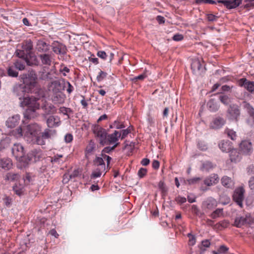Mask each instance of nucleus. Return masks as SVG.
<instances>
[{"instance_id":"nucleus-1","label":"nucleus","mask_w":254,"mask_h":254,"mask_svg":"<svg viewBox=\"0 0 254 254\" xmlns=\"http://www.w3.org/2000/svg\"><path fill=\"white\" fill-rule=\"evenodd\" d=\"M44 99H40L35 97H24L20 104L22 107H27L24 113V118L27 119H35L39 116L37 110L40 108L41 102H42Z\"/></svg>"},{"instance_id":"nucleus-2","label":"nucleus","mask_w":254,"mask_h":254,"mask_svg":"<svg viewBox=\"0 0 254 254\" xmlns=\"http://www.w3.org/2000/svg\"><path fill=\"white\" fill-rule=\"evenodd\" d=\"M41 127L36 123L31 124L23 127L24 137L28 141L32 143L42 145L45 142L41 138Z\"/></svg>"},{"instance_id":"nucleus-3","label":"nucleus","mask_w":254,"mask_h":254,"mask_svg":"<svg viewBox=\"0 0 254 254\" xmlns=\"http://www.w3.org/2000/svg\"><path fill=\"white\" fill-rule=\"evenodd\" d=\"M20 78L25 86L30 91L35 88L37 84L38 77L35 70L31 69L27 73H23L20 76Z\"/></svg>"},{"instance_id":"nucleus-4","label":"nucleus","mask_w":254,"mask_h":254,"mask_svg":"<svg viewBox=\"0 0 254 254\" xmlns=\"http://www.w3.org/2000/svg\"><path fill=\"white\" fill-rule=\"evenodd\" d=\"M64 88V86L60 80H54L49 83L48 90L52 94L55 101H59L62 98V91Z\"/></svg>"},{"instance_id":"nucleus-5","label":"nucleus","mask_w":254,"mask_h":254,"mask_svg":"<svg viewBox=\"0 0 254 254\" xmlns=\"http://www.w3.org/2000/svg\"><path fill=\"white\" fill-rule=\"evenodd\" d=\"M33 48V43L31 40L24 41L21 45L20 48L16 50L15 55L19 58L23 59L32 54Z\"/></svg>"},{"instance_id":"nucleus-6","label":"nucleus","mask_w":254,"mask_h":254,"mask_svg":"<svg viewBox=\"0 0 254 254\" xmlns=\"http://www.w3.org/2000/svg\"><path fill=\"white\" fill-rule=\"evenodd\" d=\"M93 132L101 145L104 146L107 144V133L105 129L97 126L94 127Z\"/></svg>"},{"instance_id":"nucleus-7","label":"nucleus","mask_w":254,"mask_h":254,"mask_svg":"<svg viewBox=\"0 0 254 254\" xmlns=\"http://www.w3.org/2000/svg\"><path fill=\"white\" fill-rule=\"evenodd\" d=\"M12 153L17 161L23 163L26 161L24 148L21 144L15 143L12 148Z\"/></svg>"},{"instance_id":"nucleus-8","label":"nucleus","mask_w":254,"mask_h":254,"mask_svg":"<svg viewBox=\"0 0 254 254\" xmlns=\"http://www.w3.org/2000/svg\"><path fill=\"white\" fill-rule=\"evenodd\" d=\"M42 157V152L40 149H34L30 151L26 156V161L24 163L28 164L30 162H35L39 161Z\"/></svg>"},{"instance_id":"nucleus-9","label":"nucleus","mask_w":254,"mask_h":254,"mask_svg":"<svg viewBox=\"0 0 254 254\" xmlns=\"http://www.w3.org/2000/svg\"><path fill=\"white\" fill-rule=\"evenodd\" d=\"M253 150L252 144L249 140H243L239 144V154L250 155Z\"/></svg>"},{"instance_id":"nucleus-10","label":"nucleus","mask_w":254,"mask_h":254,"mask_svg":"<svg viewBox=\"0 0 254 254\" xmlns=\"http://www.w3.org/2000/svg\"><path fill=\"white\" fill-rule=\"evenodd\" d=\"M41 107L44 111L42 116L44 119H46L48 115L56 113L55 107L52 104L47 103L45 100L42 102Z\"/></svg>"},{"instance_id":"nucleus-11","label":"nucleus","mask_w":254,"mask_h":254,"mask_svg":"<svg viewBox=\"0 0 254 254\" xmlns=\"http://www.w3.org/2000/svg\"><path fill=\"white\" fill-rule=\"evenodd\" d=\"M53 51L56 54L65 55L66 53V46L58 41H54L51 45Z\"/></svg>"},{"instance_id":"nucleus-12","label":"nucleus","mask_w":254,"mask_h":254,"mask_svg":"<svg viewBox=\"0 0 254 254\" xmlns=\"http://www.w3.org/2000/svg\"><path fill=\"white\" fill-rule=\"evenodd\" d=\"M249 186L251 190L254 193V177H252L249 181ZM254 204V194H249L246 199V204L248 206H252Z\"/></svg>"},{"instance_id":"nucleus-13","label":"nucleus","mask_w":254,"mask_h":254,"mask_svg":"<svg viewBox=\"0 0 254 254\" xmlns=\"http://www.w3.org/2000/svg\"><path fill=\"white\" fill-rule=\"evenodd\" d=\"M227 117L232 121H237L238 117V107L237 105H230L227 111Z\"/></svg>"},{"instance_id":"nucleus-14","label":"nucleus","mask_w":254,"mask_h":254,"mask_svg":"<svg viewBox=\"0 0 254 254\" xmlns=\"http://www.w3.org/2000/svg\"><path fill=\"white\" fill-rule=\"evenodd\" d=\"M46 119V123L49 128L58 127L61 124L60 118L58 116H50Z\"/></svg>"},{"instance_id":"nucleus-15","label":"nucleus","mask_w":254,"mask_h":254,"mask_svg":"<svg viewBox=\"0 0 254 254\" xmlns=\"http://www.w3.org/2000/svg\"><path fill=\"white\" fill-rule=\"evenodd\" d=\"M31 92L23 84L16 85L13 87V92L21 100L24 93Z\"/></svg>"},{"instance_id":"nucleus-16","label":"nucleus","mask_w":254,"mask_h":254,"mask_svg":"<svg viewBox=\"0 0 254 254\" xmlns=\"http://www.w3.org/2000/svg\"><path fill=\"white\" fill-rule=\"evenodd\" d=\"M36 49L38 52L46 53L50 50V45L42 40L37 41Z\"/></svg>"},{"instance_id":"nucleus-17","label":"nucleus","mask_w":254,"mask_h":254,"mask_svg":"<svg viewBox=\"0 0 254 254\" xmlns=\"http://www.w3.org/2000/svg\"><path fill=\"white\" fill-rule=\"evenodd\" d=\"M239 86H244L249 92L254 93V81H250L243 78L239 79Z\"/></svg>"},{"instance_id":"nucleus-18","label":"nucleus","mask_w":254,"mask_h":254,"mask_svg":"<svg viewBox=\"0 0 254 254\" xmlns=\"http://www.w3.org/2000/svg\"><path fill=\"white\" fill-rule=\"evenodd\" d=\"M121 136V133L118 131L115 130L114 133L107 135V143L106 144H115L116 143H118L117 141H118L119 138H120Z\"/></svg>"},{"instance_id":"nucleus-19","label":"nucleus","mask_w":254,"mask_h":254,"mask_svg":"<svg viewBox=\"0 0 254 254\" xmlns=\"http://www.w3.org/2000/svg\"><path fill=\"white\" fill-rule=\"evenodd\" d=\"M22 59L25 61L26 64L29 66L38 65L39 64L37 57L33 53Z\"/></svg>"},{"instance_id":"nucleus-20","label":"nucleus","mask_w":254,"mask_h":254,"mask_svg":"<svg viewBox=\"0 0 254 254\" xmlns=\"http://www.w3.org/2000/svg\"><path fill=\"white\" fill-rule=\"evenodd\" d=\"M225 124V120L220 117L214 119L210 123V127L213 129H218Z\"/></svg>"},{"instance_id":"nucleus-21","label":"nucleus","mask_w":254,"mask_h":254,"mask_svg":"<svg viewBox=\"0 0 254 254\" xmlns=\"http://www.w3.org/2000/svg\"><path fill=\"white\" fill-rule=\"evenodd\" d=\"M219 180L218 175L213 174L204 180V183L207 186H211L217 184L219 182Z\"/></svg>"},{"instance_id":"nucleus-22","label":"nucleus","mask_w":254,"mask_h":254,"mask_svg":"<svg viewBox=\"0 0 254 254\" xmlns=\"http://www.w3.org/2000/svg\"><path fill=\"white\" fill-rule=\"evenodd\" d=\"M19 120L20 117L19 115L13 116L7 119L6 122V125L9 128L14 127L18 124Z\"/></svg>"},{"instance_id":"nucleus-23","label":"nucleus","mask_w":254,"mask_h":254,"mask_svg":"<svg viewBox=\"0 0 254 254\" xmlns=\"http://www.w3.org/2000/svg\"><path fill=\"white\" fill-rule=\"evenodd\" d=\"M217 202L215 199L212 198H209L202 203V207L204 209H212L216 206Z\"/></svg>"},{"instance_id":"nucleus-24","label":"nucleus","mask_w":254,"mask_h":254,"mask_svg":"<svg viewBox=\"0 0 254 254\" xmlns=\"http://www.w3.org/2000/svg\"><path fill=\"white\" fill-rule=\"evenodd\" d=\"M56 133L57 131L55 129L46 128L41 133L40 136L42 140H44V139H48L54 136Z\"/></svg>"},{"instance_id":"nucleus-25","label":"nucleus","mask_w":254,"mask_h":254,"mask_svg":"<svg viewBox=\"0 0 254 254\" xmlns=\"http://www.w3.org/2000/svg\"><path fill=\"white\" fill-rule=\"evenodd\" d=\"M238 0H218L217 2L223 3L227 8H234L238 6Z\"/></svg>"},{"instance_id":"nucleus-26","label":"nucleus","mask_w":254,"mask_h":254,"mask_svg":"<svg viewBox=\"0 0 254 254\" xmlns=\"http://www.w3.org/2000/svg\"><path fill=\"white\" fill-rule=\"evenodd\" d=\"M191 69L194 73L198 71H203V68L200 63V61L198 59L193 60L191 64Z\"/></svg>"},{"instance_id":"nucleus-27","label":"nucleus","mask_w":254,"mask_h":254,"mask_svg":"<svg viewBox=\"0 0 254 254\" xmlns=\"http://www.w3.org/2000/svg\"><path fill=\"white\" fill-rule=\"evenodd\" d=\"M12 166L11 160L9 158H2L0 160V167L5 170H9Z\"/></svg>"},{"instance_id":"nucleus-28","label":"nucleus","mask_w":254,"mask_h":254,"mask_svg":"<svg viewBox=\"0 0 254 254\" xmlns=\"http://www.w3.org/2000/svg\"><path fill=\"white\" fill-rule=\"evenodd\" d=\"M43 64L50 65L52 62V57L48 54H41L39 56Z\"/></svg>"},{"instance_id":"nucleus-29","label":"nucleus","mask_w":254,"mask_h":254,"mask_svg":"<svg viewBox=\"0 0 254 254\" xmlns=\"http://www.w3.org/2000/svg\"><path fill=\"white\" fill-rule=\"evenodd\" d=\"M20 178V175L18 173H16L13 172H10L7 173L4 179L6 181L13 182L17 181Z\"/></svg>"},{"instance_id":"nucleus-30","label":"nucleus","mask_w":254,"mask_h":254,"mask_svg":"<svg viewBox=\"0 0 254 254\" xmlns=\"http://www.w3.org/2000/svg\"><path fill=\"white\" fill-rule=\"evenodd\" d=\"M254 222V218L251 216L250 214L246 215L245 217H241L239 218V225L242 224H251Z\"/></svg>"},{"instance_id":"nucleus-31","label":"nucleus","mask_w":254,"mask_h":254,"mask_svg":"<svg viewBox=\"0 0 254 254\" xmlns=\"http://www.w3.org/2000/svg\"><path fill=\"white\" fill-rule=\"evenodd\" d=\"M229 141L222 140L219 143V147L223 152H228L232 148Z\"/></svg>"},{"instance_id":"nucleus-32","label":"nucleus","mask_w":254,"mask_h":254,"mask_svg":"<svg viewBox=\"0 0 254 254\" xmlns=\"http://www.w3.org/2000/svg\"><path fill=\"white\" fill-rule=\"evenodd\" d=\"M216 165L209 161H206L202 163L200 168L201 170L209 171V170L214 168Z\"/></svg>"},{"instance_id":"nucleus-33","label":"nucleus","mask_w":254,"mask_h":254,"mask_svg":"<svg viewBox=\"0 0 254 254\" xmlns=\"http://www.w3.org/2000/svg\"><path fill=\"white\" fill-rule=\"evenodd\" d=\"M207 106L211 112H216L219 108V105L215 102L214 99H210L207 104Z\"/></svg>"},{"instance_id":"nucleus-34","label":"nucleus","mask_w":254,"mask_h":254,"mask_svg":"<svg viewBox=\"0 0 254 254\" xmlns=\"http://www.w3.org/2000/svg\"><path fill=\"white\" fill-rule=\"evenodd\" d=\"M221 183L223 186L228 188H232L234 185L231 178L227 176H224L221 179Z\"/></svg>"},{"instance_id":"nucleus-35","label":"nucleus","mask_w":254,"mask_h":254,"mask_svg":"<svg viewBox=\"0 0 254 254\" xmlns=\"http://www.w3.org/2000/svg\"><path fill=\"white\" fill-rule=\"evenodd\" d=\"M39 76L40 79L44 80H49L53 78L51 72H46L44 69L39 72Z\"/></svg>"},{"instance_id":"nucleus-36","label":"nucleus","mask_w":254,"mask_h":254,"mask_svg":"<svg viewBox=\"0 0 254 254\" xmlns=\"http://www.w3.org/2000/svg\"><path fill=\"white\" fill-rule=\"evenodd\" d=\"M228 152H229L230 159L231 162H236L238 157V152L237 149L231 148Z\"/></svg>"},{"instance_id":"nucleus-37","label":"nucleus","mask_w":254,"mask_h":254,"mask_svg":"<svg viewBox=\"0 0 254 254\" xmlns=\"http://www.w3.org/2000/svg\"><path fill=\"white\" fill-rule=\"evenodd\" d=\"M13 190L17 195L20 196L23 194L24 186L20 184H16L13 187Z\"/></svg>"},{"instance_id":"nucleus-38","label":"nucleus","mask_w":254,"mask_h":254,"mask_svg":"<svg viewBox=\"0 0 254 254\" xmlns=\"http://www.w3.org/2000/svg\"><path fill=\"white\" fill-rule=\"evenodd\" d=\"M25 61H22L21 60H17L14 63V66L17 69L23 70L25 68Z\"/></svg>"},{"instance_id":"nucleus-39","label":"nucleus","mask_w":254,"mask_h":254,"mask_svg":"<svg viewBox=\"0 0 254 254\" xmlns=\"http://www.w3.org/2000/svg\"><path fill=\"white\" fill-rule=\"evenodd\" d=\"M229 250V248L225 245H221L217 251H213V254H225Z\"/></svg>"},{"instance_id":"nucleus-40","label":"nucleus","mask_w":254,"mask_h":254,"mask_svg":"<svg viewBox=\"0 0 254 254\" xmlns=\"http://www.w3.org/2000/svg\"><path fill=\"white\" fill-rule=\"evenodd\" d=\"M7 74L8 76L11 77H17L18 72L15 69V67L14 66H9L7 68Z\"/></svg>"},{"instance_id":"nucleus-41","label":"nucleus","mask_w":254,"mask_h":254,"mask_svg":"<svg viewBox=\"0 0 254 254\" xmlns=\"http://www.w3.org/2000/svg\"><path fill=\"white\" fill-rule=\"evenodd\" d=\"M12 134L16 137L18 138L24 136L23 127H19L12 131Z\"/></svg>"},{"instance_id":"nucleus-42","label":"nucleus","mask_w":254,"mask_h":254,"mask_svg":"<svg viewBox=\"0 0 254 254\" xmlns=\"http://www.w3.org/2000/svg\"><path fill=\"white\" fill-rule=\"evenodd\" d=\"M202 180V178L200 177H194L190 179H188L186 181V183L189 185H195L199 183Z\"/></svg>"},{"instance_id":"nucleus-43","label":"nucleus","mask_w":254,"mask_h":254,"mask_svg":"<svg viewBox=\"0 0 254 254\" xmlns=\"http://www.w3.org/2000/svg\"><path fill=\"white\" fill-rule=\"evenodd\" d=\"M223 215V209L218 208L211 214V217L216 219Z\"/></svg>"},{"instance_id":"nucleus-44","label":"nucleus","mask_w":254,"mask_h":254,"mask_svg":"<svg viewBox=\"0 0 254 254\" xmlns=\"http://www.w3.org/2000/svg\"><path fill=\"white\" fill-rule=\"evenodd\" d=\"M245 192V190L244 189L243 187H239V207H242Z\"/></svg>"},{"instance_id":"nucleus-45","label":"nucleus","mask_w":254,"mask_h":254,"mask_svg":"<svg viewBox=\"0 0 254 254\" xmlns=\"http://www.w3.org/2000/svg\"><path fill=\"white\" fill-rule=\"evenodd\" d=\"M226 132L228 135V136L232 139V140H236L237 137V133L236 131H234L232 129H227L226 130Z\"/></svg>"},{"instance_id":"nucleus-46","label":"nucleus","mask_w":254,"mask_h":254,"mask_svg":"<svg viewBox=\"0 0 254 254\" xmlns=\"http://www.w3.org/2000/svg\"><path fill=\"white\" fill-rule=\"evenodd\" d=\"M245 107L250 115L254 119V108L248 103H245Z\"/></svg>"},{"instance_id":"nucleus-47","label":"nucleus","mask_w":254,"mask_h":254,"mask_svg":"<svg viewBox=\"0 0 254 254\" xmlns=\"http://www.w3.org/2000/svg\"><path fill=\"white\" fill-rule=\"evenodd\" d=\"M219 98L220 101L225 105H227L231 102L230 99L226 95H220Z\"/></svg>"},{"instance_id":"nucleus-48","label":"nucleus","mask_w":254,"mask_h":254,"mask_svg":"<svg viewBox=\"0 0 254 254\" xmlns=\"http://www.w3.org/2000/svg\"><path fill=\"white\" fill-rule=\"evenodd\" d=\"M119 144V143H116L112 147H105L102 150V153H109L111 151L115 149V148Z\"/></svg>"},{"instance_id":"nucleus-49","label":"nucleus","mask_w":254,"mask_h":254,"mask_svg":"<svg viewBox=\"0 0 254 254\" xmlns=\"http://www.w3.org/2000/svg\"><path fill=\"white\" fill-rule=\"evenodd\" d=\"M158 187L163 194L166 193L167 192V189L164 182L160 181L158 184Z\"/></svg>"},{"instance_id":"nucleus-50","label":"nucleus","mask_w":254,"mask_h":254,"mask_svg":"<svg viewBox=\"0 0 254 254\" xmlns=\"http://www.w3.org/2000/svg\"><path fill=\"white\" fill-rule=\"evenodd\" d=\"M114 127L117 129H121L125 128L126 127L123 123L118 120H116L114 122Z\"/></svg>"},{"instance_id":"nucleus-51","label":"nucleus","mask_w":254,"mask_h":254,"mask_svg":"<svg viewBox=\"0 0 254 254\" xmlns=\"http://www.w3.org/2000/svg\"><path fill=\"white\" fill-rule=\"evenodd\" d=\"M94 163L97 166L105 165L103 159L101 157H97L94 161Z\"/></svg>"},{"instance_id":"nucleus-52","label":"nucleus","mask_w":254,"mask_h":254,"mask_svg":"<svg viewBox=\"0 0 254 254\" xmlns=\"http://www.w3.org/2000/svg\"><path fill=\"white\" fill-rule=\"evenodd\" d=\"M59 110L60 113L66 115H67L68 113L72 112V110L70 108L64 107H61Z\"/></svg>"},{"instance_id":"nucleus-53","label":"nucleus","mask_w":254,"mask_h":254,"mask_svg":"<svg viewBox=\"0 0 254 254\" xmlns=\"http://www.w3.org/2000/svg\"><path fill=\"white\" fill-rule=\"evenodd\" d=\"M107 75V73L106 72H105L101 70L99 72V74L97 76V81H102V80H103V79H104L106 77Z\"/></svg>"},{"instance_id":"nucleus-54","label":"nucleus","mask_w":254,"mask_h":254,"mask_svg":"<svg viewBox=\"0 0 254 254\" xmlns=\"http://www.w3.org/2000/svg\"><path fill=\"white\" fill-rule=\"evenodd\" d=\"M9 139L8 138H6L3 140H2L0 142V147L3 148H7L9 146Z\"/></svg>"},{"instance_id":"nucleus-55","label":"nucleus","mask_w":254,"mask_h":254,"mask_svg":"<svg viewBox=\"0 0 254 254\" xmlns=\"http://www.w3.org/2000/svg\"><path fill=\"white\" fill-rule=\"evenodd\" d=\"M188 236L190 238L189 239V245L193 246L196 242V240L194 236L191 235L190 233L188 234Z\"/></svg>"},{"instance_id":"nucleus-56","label":"nucleus","mask_w":254,"mask_h":254,"mask_svg":"<svg viewBox=\"0 0 254 254\" xmlns=\"http://www.w3.org/2000/svg\"><path fill=\"white\" fill-rule=\"evenodd\" d=\"M122 133L121 134V136L120 137H121L122 139H123L125 138L127 135L131 132V129L130 128H127L125 129H123L122 131Z\"/></svg>"},{"instance_id":"nucleus-57","label":"nucleus","mask_w":254,"mask_h":254,"mask_svg":"<svg viewBox=\"0 0 254 254\" xmlns=\"http://www.w3.org/2000/svg\"><path fill=\"white\" fill-rule=\"evenodd\" d=\"M3 200L6 206H10L11 204L12 199L7 196H5L3 198Z\"/></svg>"},{"instance_id":"nucleus-58","label":"nucleus","mask_w":254,"mask_h":254,"mask_svg":"<svg viewBox=\"0 0 254 254\" xmlns=\"http://www.w3.org/2000/svg\"><path fill=\"white\" fill-rule=\"evenodd\" d=\"M195 2L197 3H211V4H215L216 2L213 0H195Z\"/></svg>"},{"instance_id":"nucleus-59","label":"nucleus","mask_w":254,"mask_h":254,"mask_svg":"<svg viewBox=\"0 0 254 254\" xmlns=\"http://www.w3.org/2000/svg\"><path fill=\"white\" fill-rule=\"evenodd\" d=\"M97 55L99 58H100L103 60H105L107 57V53L103 51H98L97 52Z\"/></svg>"},{"instance_id":"nucleus-60","label":"nucleus","mask_w":254,"mask_h":254,"mask_svg":"<svg viewBox=\"0 0 254 254\" xmlns=\"http://www.w3.org/2000/svg\"><path fill=\"white\" fill-rule=\"evenodd\" d=\"M147 170L145 168H141L138 172V175L140 178H143L146 174Z\"/></svg>"},{"instance_id":"nucleus-61","label":"nucleus","mask_w":254,"mask_h":254,"mask_svg":"<svg viewBox=\"0 0 254 254\" xmlns=\"http://www.w3.org/2000/svg\"><path fill=\"white\" fill-rule=\"evenodd\" d=\"M72 139L73 136L70 133H67L64 136V140L66 143L70 142Z\"/></svg>"},{"instance_id":"nucleus-62","label":"nucleus","mask_w":254,"mask_h":254,"mask_svg":"<svg viewBox=\"0 0 254 254\" xmlns=\"http://www.w3.org/2000/svg\"><path fill=\"white\" fill-rule=\"evenodd\" d=\"M197 145L198 148L202 151L206 150L207 148V145L204 143L202 142H198Z\"/></svg>"},{"instance_id":"nucleus-63","label":"nucleus","mask_w":254,"mask_h":254,"mask_svg":"<svg viewBox=\"0 0 254 254\" xmlns=\"http://www.w3.org/2000/svg\"><path fill=\"white\" fill-rule=\"evenodd\" d=\"M247 172L249 174H254V165H250L247 168Z\"/></svg>"},{"instance_id":"nucleus-64","label":"nucleus","mask_w":254,"mask_h":254,"mask_svg":"<svg viewBox=\"0 0 254 254\" xmlns=\"http://www.w3.org/2000/svg\"><path fill=\"white\" fill-rule=\"evenodd\" d=\"M218 18V16H215L212 14H209L207 15V19L209 21H216Z\"/></svg>"}]
</instances>
